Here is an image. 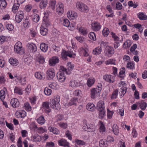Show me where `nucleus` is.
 Here are the masks:
<instances>
[{"label":"nucleus","instance_id":"nucleus-1","mask_svg":"<svg viewBox=\"0 0 147 147\" xmlns=\"http://www.w3.org/2000/svg\"><path fill=\"white\" fill-rule=\"evenodd\" d=\"M96 109L99 112V117L100 119H103L106 116V110L104 102L100 100L97 104Z\"/></svg>","mask_w":147,"mask_h":147},{"label":"nucleus","instance_id":"nucleus-2","mask_svg":"<svg viewBox=\"0 0 147 147\" xmlns=\"http://www.w3.org/2000/svg\"><path fill=\"white\" fill-rule=\"evenodd\" d=\"M60 101V97L58 95L55 96L53 99L50 100V107L53 109L58 110L60 109V105L59 102Z\"/></svg>","mask_w":147,"mask_h":147},{"label":"nucleus","instance_id":"nucleus-3","mask_svg":"<svg viewBox=\"0 0 147 147\" xmlns=\"http://www.w3.org/2000/svg\"><path fill=\"white\" fill-rule=\"evenodd\" d=\"M61 55L62 59L64 60H66L68 59L67 57H69L70 58H74L75 57L76 54L71 51H66L63 50L61 52Z\"/></svg>","mask_w":147,"mask_h":147},{"label":"nucleus","instance_id":"nucleus-4","mask_svg":"<svg viewBox=\"0 0 147 147\" xmlns=\"http://www.w3.org/2000/svg\"><path fill=\"white\" fill-rule=\"evenodd\" d=\"M50 25V23L48 21H45L43 20V23L40 28V33L43 36H45L48 32V30L46 27Z\"/></svg>","mask_w":147,"mask_h":147},{"label":"nucleus","instance_id":"nucleus-5","mask_svg":"<svg viewBox=\"0 0 147 147\" xmlns=\"http://www.w3.org/2000/svg\"><path fill=\"white\" fill-rule=\"evenodd\" d=\"M14 51L18 54L21 55L24 53V51L22 48L21 43L20 42H17L15 45L14 47Z\"/></svg>","mask_w":147,"mask_h":147},{"label":"nucleus","instance_id":"nucleus-6","mask_svg":"<svg viewBox=\"0 0 147 147\" xmlns=\"http://www.w3.org/2000/svg\"><path fill=\"white\" fill-rule=\"evenodd\" d=\"M76 6L77 9L81 11L87 13L89 11L87 6L83 3L78 2L76 3Z\"/></svg>","mask_w":147,"mask_h":147},{"label":"nucleus","instance_id":"nucleus-7","mask_svg":"<svg viewBox=\"0 0 147 147\" xmlns=\"http://www.w3.org/2000/svg\"><path fill=\"white\" fill-rule=\"evenodd\" d=\"M114 53V50L113 47L109 46L106 47L104 52V55L105 56L110 57Z\"/></svg>","mask_w":147,"mask_h":147},{"label":"nucleus","instance_id":"nucleus-8","mask_svg":"<svg viewBox=\"0 0 147 147\" xmlns=\"http://www.w3.org/2000/svg\"><path fill=\"white\" fill-rule=\"evenodd\" d=\"M47 79L50 80L53 79L55 76V70L53 68L49 69L46 72Z\"/></svg>","mask_w":147,"mask_h":147},{"label":"nucleus","instance_id":"nucleus-9","mask_svg":"<svg viewBox=\"0 0 147 147\" xmlns=\"http://www.w3.org/2000/svg\"><path fill=\"white\" fill-rule=\"evenodd\" d=\"M83 129L88 132H91L95 131L94 126L92 124L86 123L83 127Z\"/></svg>","mask_w":147,"mask_h":147},{"label":"nucleus","instance_id":"nucleus-10","mask_svg":"<svg viewBox=\"0 0 147 147\" xmlns=\"http://www.w3.org/2000/svg\"><path fill=\"white\" fill-rule=\"evenodd\" d=\"M27 47L28 50L31 53L35 52L37 51V47L35 44L32 43H28Z\"/></svg>","mask_w":147,"mask_h":147},{"label":"nucleus","instance_id":"nucleus-11","mask_svg":"<svg viewBox=\"0 0 147 147\" xmlns=\"http://www.w3.org/2000/svg\"><path fill=\"white\" fill-rule=\"evenodd\" d=\"M57 77L58 80L61 82H64L66 78V77L64 76V72L61 71L58 72L57 75Z\"/></svg>","mask_w":147,"mask_h":147},{"label":"nucleus","instance_id":"nucleus-12","mask_svg":"<svg viewBox=\"0 0 147 147\" xmlns=\"http://www.w3.org/2000/svg\"><path fill=\"white\" fill-rule=\"evenodd\" d=\"M92 28L94 31H97L100 30L101 28V26L99 23L94 22L91 24Z\"/></svg>","mask_w":147,"mask_h":147},{"label":"nucleus","instance_id":"nucleus-13","mask_svg":"<svg viewBox=\"0 0 147 147\" xmlns=\"http://www.w3.org/2000/svg\"><path fill=\"white\" fill-rule=\"evenodd\" d=\"M59 61L58 58L57 57H53L50 59L49 64L50 66H54L58 63Z\"/></svg>","mask_w":147,"mask_h":147},{"label":"nucleus","instance_id":"nucleus-14","mask_svg":"<svg viewBox=\"0 0 147 147\" xmlns=\"http://www.w3.org/2000/svg\"><path fill=\"white\" fill-rule=\"evenodd\" d=\"M104 79L106 81L109 82H114L115 81L114 77L111 75H106L103 76Z\"/></svg>","mask_w":147,"mask_h":147},{"label":"nucleus","instance_id":"nucleus-15","mask_svg":"<svg viewBox=\"0 0 147 147\" xmlns=\"http://www.w3.org/2000/svg\"><path fill=\"white\" fill-rule=\"evenodd\" d=\"M20 13H18L16 16L15 20L18 23H20L24 18V14L22 11H20Z\"/></svg>","mask_w":147,"mask_h":147},{"label":"nucleus","instance_id":"nucleus-16","mask_svg":"<svg viewBox=\"0 0 147 147\" xmlns=\"http://www.w3.org/2000/svg\"><path fill=\"white\" fill-rule=\"evenodd\" d=\"M42 108L45 109V112L46 113H49L51 111V109L49 106V103L48 102H43L42 105Z\"/></svg>","mask_w":147,"mask_h":147},{"label":"nucleus","instance_id":"nucleus-17","mask_svg":"<svg viewBox=\"0 0 147 147\" xmlns=\"http://www.w3.org/2000/svg\"><path fill=\"white\" fill-rule=\"evenodd\" d=\"M137 104L140 109L143 111L145 110L147 107V104L143 100L138 102Z\"/></svg>","mask_w":147,"mask_h":147},{"label":"nucleus","instance_id":"nucleus-18","mask_svg":"<svg viewBox=\"0 0 147 147\" xmlns=\"http://www.w3.org/2000/svg\"><path fill=\"white\" fill-rule=\"evenodd\" d=\"M10 104L13 108L18 107L20 104V103L18 99L16 98H14L11 99Z\"/></svg>","mask_w":147,"mask_h":147},{"label":"nucleus","instance_id":"nucleus-19","mask_svg":"<svg viewBox=\"0 0 147 147\" xmlns=\"http://www.w3.org/2000/svg\"><path fill=\"white\" fill-rule=\"evenodd\" d=\"M86 108L87 110L93 112L95 109V107L94 104L88 103L86 106Z\"/></svg>","mask_w":147,"mask_h":147},{"label":"nucleus","instance_id":"nucleus-20","mask_svg":"<svg viewBox=\"0 0 147 147\" xmlns=\"http://www.w3.org/2000/svg\"><path fill=\"white\" fill-rule=\"evenodd\" d=\"M137 16L139 19L141 20H147V15H145L142 12H140L137 14Z\"/></svg>","mask_w":147,"mask_h":147},{"label":"nucleus","instance_id":"nucleus-21","mask_svg":"<svg viewBox=\"0 0 147 147\" xmlns=\"http://www.w3.org/2000/svg\"><path fill=\"white\" fill-rule=\"evenodd\" d=\"M100 92H98V90L97 88H94L91 90V97L92 98H94L95 97L96 94L99 95Z\"/></svg>","mask_w":147,"mask_h":147},{"label":"nucleus","instance_id":"nucleus-22","mask_svg":"<svg viewBox=\"0 0 147 147\" xmlns=\"http://www.w3.org/2000/svg\"><path fill=\"white\" fill-rule=\"evenodd\" d=\"M56 11L59 14H61L63 13L64 10L63 4H61L59 5H57Z\"/></svg>","mask_w":147,"mask_h":147},{"label":"nucleus","instance_id":"nucleus-23","mask_svg":"<svg viewBox=\"0 0 147 147\" xmlns=\"http://www.w3.org/2000/svg\"><path fill=\"white\" fill-rule=\"evenodd\" d=\"M59 144L61 146H69V143L66 140L64 139H61L58 141Z\"/></svg>","mask_w":147,"mask_h":147},{"label":"nucleus","instance_id":"nucleus-24","mask_svg":"<svg viewBox=\"0 0 147 147\" xmlns=\"http://www.w3.org/2000/svg\"><path fill=\"white\" fill-rule=\"evenodd\" d=\"M9 61L11 65L13 66H16L18 64V60L16 58H11Z\"/></svg>","mask_w":147,"mask_h":147},{"label":"nucleus","instance_id":"nucleus-25","mask_svg":"<svg viewBox=\"0 0 147 147\" xmlns=\"http://www.w3.org/2000/svg\"><path fill=\"white\" fill-rule=\"evenodd\" d=\"M78 98L76 97H73L70 100L68 104L69 106L72 105H76L77 102L78 101Z\"/></svg>","mask_w":147,"mask_h":147},{"label":"nucleus","instance_id":"nucleus-26","mask_svg":"<svg viewBox=\"0 0 147 147\" xmlns=\"http://www.w3.org/2000/svg\"><path fill=\"white\" fill-rule=\"evenodd\" d=\"M34 142H40L42 140V138L38 134L35 135L32 137Z\"/></svg>","mask_w":147,"mask_h":147},{"label":"nucleus","instance_id":"nucleus-27","mask_svg":"<svg viewBox=\"0 0 147 147\" xmlns=\"http://www.w3.org/2000/svg\"><path fill=\"white\" fill-rule=\"evenodd\" d=\"M68 17L71 19H74L77 17V14L76 13H72V12L69 11L67 13Z\"/></svg>","mask_w":147,"mask_h":147},{"label":"nucleus","instance_id":"nucleus-28","mask_svg":"<svg viewBox=\"0 0 147 147\" xmlns=\"http://www.w3.org/2000/svg\"><path fill=\"white\" fill-rule=\"evenodd\" d=\"M108 146V141L102 139L99 142V146L100 147H106Z\"/></svg>","mask_w":147,"mask_h":147},{"label":"nucleus","instance_id":"nucleus-29","mask_svg":"<svg viewBox=\"0 0 147 147\" xmlns=\"http://www.w3.org/2000/svg\"><path fill=\"white\" fill-rule=\"evenodd\" d=\"M102 49L100 47H98L94 50L93 51V54L97 55L100 54L102 51Z\"/></svg>","mask_w":147,"mask_h":147},{"label":"nucleus","instance_id":"nucleus-30","mask_svg":"<svg viewBox=\"0 0 147 147\" xmlns=\"http://www.w3.org/2000/svg\"><path fill=\"white\" fill-rule=\"evenodd\" d=\"M48 46L47 44L44 43H42L40 45V49L44 52H46L48 50Z\"/></svg>","mask_w":147,"mask_h":147},{"label":"nucleus","instance_id":"nucleus-31","mask_svg":"<svg viewBox=\"0 0 147 147\" xmlns=\"http://www.w3.org/2000/svg\"><path fill=\"white\" fill-rule=\"evenodd\" d=\"M32 20L35 22H38L40 19V17L38 15L36 14H33L31 16Z\"/></svg>","mask_w":147,"mask_h":147},{"label":"nucleus","instance_id":"nucleus-32","mask_svg":"<svg viewBox=\"0 0 147 147\" xmlns=\"http://www.w3.org/2000/svg\"><path fill=\"white\" fill-rule=\"evenodd\" d=\"M48 129L55 134H59V131L56 128L50 126L48 127Z\"/></svg>","mask_w":147,"mask_h":147},{"label":"nucleus","instance_id":"nucleus-33","mask_svg":"<svg viewBox=\"0 0 147 147\" xmlns=\"http://www.w3.org/2000/svg\"><path fill=\"white\" fill-rule=\"evenodd\" d=\"M95 79L94 78H90L87 81V84L89 87H91L94 83L95 82Z\"/></svg>","mask_w":147,"mask_h":147},{"label":"nucleus","instance_id":"nucleus-34","mask_svg":"<svg viewBox=\"0 0 147 147\" xmlns=\"http://www.w3.org/2000/svg\"><path fill=\"white\" fill-rule=\"evenodd\" d=\"M16 113L17 114V116L21 118L24 117L26 115V112L23 110H20L19 111L17 112Z\"/></svg>","mask_w":147,"mask_h":147},{"label":"nucleus","instance_id":"nucleus-35","mask_svg":"<svg viewBox=\"0 0 147 147\" xmlns=\"http://www.w3.org/2000/svg\"><path fill=\"white\" fill-rule=\"evenodd\" d=\"M127 88L125 86H122L120 89L119 94L121 97H123L127 92Z\"/></svg>","mask_w":147,"mask_h":147},{"label":"nucleus","instance_id":"nucleus-36","mask_svg":"<svg viewBox=\"0 0 147 147\" xmlns=\"http://www.w3.org/2000/svg\"><path fill=\"white\" fill-rule=\"evenodd\" d=\"M35 77L37 79L43 80L45 78V76L42 75L41 73L38 72H36L35 74Z\"/></svg>","mask_w":147,"mask_h":147},{"label":"nucleus","instance_id":"nucleus-37","mask_svg":"<svg viewBox=\"0 0 147 147\" xmlns=\"http://www.w3.org/2000/svg\"><path fill=\"white\" fill-rule=\"evenodd\" d=\"M29 21L30 20L27 18L23 20V24L24 27L28 28L30 24Z\"/></svg>","mask_w":147,"mask_h":147},{"label":"nucleus","instance_id":"nucleus-38","mask_svg":"<svg viewBox=\"0 0 147 147\" xmlns=\"http://www.w3.org/2000/svg\"><path fill=\"white\" fill-rule=\"evenodd\" d=\"M48 3L47 0H43L40 4V8L42 9L45 7Z\"/></svg>","mask_w":147,"mask_h":147},{"label":"nucleus","instance_id":"nucleus-39","mask_svg":"<svg viewBox=\"0 0 147 147\" xmlns=\"http://www.w3.org/2000/svg\"><path fill=\"white\" fill-rule=\"evenodd\" d=\"M63 24L64 26L68 28H71L72 26V24L71 25L70 24L69 20L66 19H64Z\"/></svg>","mask_w":147,"mask_h":147},{"label":"nucleus","instance_id":"nucleus-40","mask_svg":"<svg viewBox=\"0 0 147 147\" xmlns=\"http://www.w3.org/2000/svg\"><path fill=\"white\" fill-rule=\"evenodd\" d=\"M82 92L80 90H76L74 92L73 95L74 96H77L78 97H81Z\"/></svg>","mask_w":147,"mask_h":147},{"label":"nucleus","instance_id":"nucleus-41","mask_svg":"<svg viewBox=\"0 0 147 147\" xmlns=\"http://www.w3.org/2000/svg\"><path fill=\"white\" fill-rule=\"evenodd\" d=\"M37 121L38 123L42 125L45 123V120L43 116H41L37 119Z\"/></svg>","mask_w":147,"mask_h":147},{"label":"nucleus","instance_id":"nucleus-42","mask_svg":"<svg viewBox=\"0 0 147 147\" xmlns=\"http://www.w3.org/2000/svg\"><path fill=\"white\" fill-rule=\"evenodd\" d=\"M113 131L114 134L117 135L119 133V129L118 126L116 125H114L113 127Z\"/></svg>","mask_w":147,"mask_h":147},{"label":"nucleus","instance_id":"nucleus-43","mask_svg":"<svg viewBox=\"0 0 147 147\" xmlns=\"http://www.w3.org/2000/svg\"><path fill=\"white\" fill-rule=\"evenodd\" d=\"M14 92L15 93L18 94L20 95H21L23 94L22 90L17 87H15L14 90Z\"/></svg>","mask_w":147,"mask_h":147},{"label":"nucleus","instance_id":"nucleus-44","mask_svg":"<svg viewBox=\"0 0 147 147\" xmlns=\"http://www.w3.org/2000/svg\"><path fill=\"white\" fill-rule=\"evenodd\" d=\"M20 6L19 3H14L12 8V11L14 13H16V10L18 9Z\"/></svg>","mask_w":147,"mask_h":147},{"label":"nucleus","instance_id":"nucleus-45","mask_svg":"<svg viewBox=\"0 0 147 147\" xmlns=\"http://www.w3.org/2000/svg\"><path fill=\"white\" fill-rule=\"evenodd\" d=\"M118 92V89H116L113 92L111 96V98L112 99H116L117 97Z\"/></svg>","mask_w":147,"mask_h":147},{"label":"nucleus","instance_id":"nucleus-46","mask_svg":"<svg viewBox=\"0 0 147 147\" xmlns=\"http://www.w3.org/2000/svg\"><path fill=\"white\" fill-rule=\"evenodd\" d=\"M103 35L104 36H107L109 33V29L106 28H104L102 31Z\"/></svg>","mask_w":147,"mask_h":147},{"label":"nucleus","instance_id":"nucleus-47","mask_svg":"<svg viewBox=\"0 0 147 147\" xmlns=\"http://www.w3.org/2000/svg\"><path fill=\"white\" fill-rule=\"evenodd\" d=\"M30 33L32 37H35L36 35V30L33 28H31L30 30Z\"/></svg>","mask_w":147,"mask_h":147},{"label":"nucleus","instance_id":"nucleus-48","mask_svg":"<svg viewBox=\"0 0 147 147\" xmlns=\"http://www.w3.org/2000/svg\"><path fill=\"white\" fill-rule=\"evenodd\" d=\"M24 106L26 110L28 111H30L31 110V107L29 103L26 102L25 103Z\"/></svg>","mask_w":147,"mask_h":147},{"label":"nucleus","instance_id":"nucleus-49","mask_svg":"<svg viewBox=\"0 0 147 147\" xmlns=\"http://www.w3.org/2000/svg\"><path fill=\"white\" fill-rule=\"evenodd\" d=\"M89 37L91 39L94 41H95L96 40L95 34L94 32H90L89 34Z\"/></svg>","mask_w":147,"mask_h":147},{"label":"nucleus","instance_id":"nucleus-50","mask_svg":"<svg viewBox=\"0 0 147 147\" xmlns=\"http://www.w3.org/2000/svg\"><path fill=\"white\" fill-rule=\"evenodd\" d=\"M49 4L52 10H54L55 9L56 4V2L55 0H51L50 1Z\"/></svg>","mask_w":147,"mask_h":147},{"label":"nucleus","instance_id":"nucleus-51","mask_svg":"<svg viewBox=\"0 0 147 147\" xmlns=\"http://www.w3.org/2000/svg\"><path fill=\"white\" fill-rule=\"evenodd\" d=\"M5 92L4 90H2L0 91V98L2 101L5 97Z\"/></svg>","mask_w":147,"mask_h":147},{"label":"nucleus","instance_id":"nucleus-52","mask_svg":"<svg viewBox=\"0 0 147 147\" xmlns=\"http://www.w3.org/2000/svg\"><path fill=\"white\" fill-rule=\"evenodd\" d=\"M75 141L77 144L79 145H85L86 142L83 140L76 139Z\"/></svg>","mask_w":147,"mask_h":147},{"label":"nucleus","instance_id":"nucleus-53","mask_svg":"<svg viewBox=\"0 0 147 147\" xmlns=\"http://www.w3.org/2000/svg\"><path fill=\"white\" fill-rule=\"evenodd\" d=\"M44 93L45 95L49 96L51 94L52 91L51 89L48 88L47 87H46L45 88Z\"/></svg>","mask_w":147,"mask_h":147},{"label":"nucleus","instance_id":"nucleus-54","mask_svg":"<svg viewBox=\"0 0 147 147\" xmlns=\"http://www.w3.org/2000/svg\"><path fill=\"white\" fill-rule=\"evenodd\" d=\"M115 60L112 59H110L107 61L105 63L107 65L112 64L115 65Z\"/></svg>","mask_w":147,"mask_h":147},{"label":"nucleus","instance_id":"nucleus-55","mask_svg":"<svg viewBox=\"0 0 147 147\" xmlns=\"http://www.w3.org/2000/svg\"><path fill=\"white\" fill-rule=\"evenodd\" d=\"M107 116L108 118L109 119H111L112 117L114 112L112 111H110L109 109H107Z\"/></svg>","mask_w":147,"mask_h":147},{"label":"nucleus","instance_id":"nucleus-56","mask_svg":"<svg viewBox=\"0 0 147 147\" xmlns=\"http://www.w3.org/2000/svg\"><path fill=\"white\" fill-rule=\"evenodd\" d=\"M111 34L112 35V37L114 38L115 41L116 42H119V38L113 32H111Z\"/></svg>","mask_w":147,"mask_h":147},{"label":"nucleus","instance_id":"nucleus-57","mask_svg":"<svg viewBox=\"0 0 147 147\" xmlns=\"http://www.w3.org/2000/svg\"><path fill=\"white\" fill-rule=\"evenodd\" d=\"M67 68L69 71L72 70L74 67V65L71 64V63L70 62L67 63Z\"/></svg>","mask_w":147,"mask_h":147},{"label":"nucleus","instance_id":"nucleus-58","mask_svg":"<svg viewBox=\"0 0 147 147\" xmlns=\"http://www.w3.org/2000/svg\"><path fill=\"white\" fill-rule=\"evenodd\" d=\"M79 31L80 32H81L84 35H85L87 34L86 31L85 30L83 29L82 27L79 28Z\"/></svg>","mask_w":147,"mask_h":147},{"label":"nucleus","instance_id":"nucleus-59","mask_svg":"<svg viewBox=\"0 0 147 147\" xmlns=\"http://www.w3.org/2000/svg\"><path fill=\"white\" fill-rule=\"evenodd\" d=\"M6 27L8 30L10 31L12 30L14 28L13 25L11 24H7Z\"/></svg>","mask_w":147,"mask_h":147},{"label":"nucleus","instance_id":"nucleus-60","mask_svg":"<svg viewBox=\"0 0 147 147\" xmlns=\"http://www.w3.org/2000/svg\"><path fill=\"white\" fill-rule=\"evenodd\" d=\"M77 84L75 81H71L69 83V86L72 87H75L77 86Z\"/></svg>","mask_w":147,"mask_h":147},{"label":"nucleus","instance_id":"nucleus-61","mask_svg":"<svg viewBox=\"0 0 147 147\" xmlns=\"http://www.w3.org/2000/svg\"><path fill=\"white\" fill-rule=\"evenodd\" d=\"M134 63L131 62H128L127 64V67L130 69H133L134 68Z\"/></svg>","mask_w":147,"mask_h":147},{"label":"nucleus","instance_id":"nucleus-62","mask_svg":"<svg viewBox=\"0 0 147 147\" xmlns=\"http://www.w3.org/2000/svg\"><path fill=\"white\" fill-rule=\"evenodd\" d=\"M76 39L80 42H83L84 40V38L81 36H76L75 37Z\"/></svg>","mask_w":147,"mask_h":147},{"label":"nucleus","instance_id":"nucleus-63","mask_svg":"<svg viewBox=\"0 0 147 147\" xmlns=\"http://www.w3.org/2000/svg\"><path fill=\"white\" fill-rule=\"evenodd\" d=\"M54 143L52 142H48L46 143V146L47 147H53L54 146Z\"/></svg>","mask_w":147,"mask_h":147},{"label":"nucleus","instance_id":"nucleus-64","mask_svg":"<svg viewBox=\"0 0 147 147\" xmlns=\"http://www.w3.org/2000/svg\"><path fill=\"white\" fill-rule=\"evenodd\" d=\"M122 5L119 2H118L116 4V8L118 10L121 9L122 8Z\"/></svg>","mask_w":147,"mask_h":147}]
</instances>
